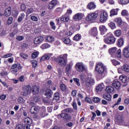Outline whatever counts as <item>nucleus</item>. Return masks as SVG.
<instances>
[{
  "label": "nucleus",
  "instance_id": "2",
  "mask_svg": "<svg viewBox=\"0 0 129 129\" xmlns=\"http://www.w3.org/2000/svg\"><path fill=\"white\" fill-rule=\"evenodd\" d=\"M32 92V87L30 85H26L23 87L22 91L21 93V95L23 96H28Z\"/></svg>",
  "mask_w": 129,
  "mask_h": 129
},
{
  "label": "nucleus",
  "instance_id": "48",
  "mask_svg": "<svg viewBox=\"0 0 129 129\" xmlns=\"http://www.w3.org/2000/svg\"><path fill=\"white\" fill-rule=\"evenodd\" d=\"M62 12H63V8H62L58 7L55 10V14H59V13H62Z\"/></svg>",
  "mask_w": 129,
  "mask_h": 129
},
{
  "label": "nucleus",
  "instance_id": "42",
  "mask_svg": "<svg viewBox=\"0 0 129 129\" xmlns=\"http://www.w3.org/2000/svg\"><path fill=\"white\" fill-rule=\"evenodd\" d=\"M119 80L121 81L123 83H126V77L125 76H123L122 75L120 76L119 77Z\"/></svg>",
  "mask_w": 129,
  "mask_h": 129
},
{
  "label": "nucleus",
  "instance_id": "56",
  "mask_svg": "<svg viewBox=\"0 0 129 129\" xmlns=\"http://www.w3.org/2000/svg\"><path fill=\"white\" fill-rule=\"evenodd\" d=\"M128 0H120L119 4L120 5H127V4H128Z\"/></svg>",
  "mask_w": 129,
  "mask_h": 129
},
{
  "label": "nucleus",
  "instance_id": "18",
  "mask_svg": "<svg viewBox=\"0 0 129 129\" xmlns=\"http://www.w3.org/2000/svg\"><path fill=\"white\" fill-rule=\"evenodd\" d=\"M73 19L75 21H78L79 20H82L83 19V14L78 13L73 16Z\"/></svg>",
  "mask_w": 129,
  "mask_h": 129
},
{
  "label": "nucleus",
  "instance_id": "31",
  "mask_svg": "<svg viewBox=\"0 0 129 129\" xmlns=\"http://www.w3.org/2000/svg\"><path fill=\"white\" fill-rule=\"evenodd\" d=\"M116 50H117L116 47L111 48L109 49V53L110 54V55H111V56H113V54H115Z\"/></svg>",
  "mask_w": 129,
  "mask_h": 129
},
{
  "label": "nucleus",
  "instance_id": "44",
  "mask_svg": "<svg viewBox=\"0 0 129 129\" xmlns=\"http://www.w3.org/2000/svg\"><path fill=\"white\" fill-rule=\"evenodd\" d=\"M121 15L123 17H127V16H128V12L125 10H122Z\"/></svg>",
  "mask_w": 129,
  "mask_h": 129
},
{
  "label": "nucleus",
  "instance_id": "58",
  "mask_svg": "<svg viewBox=\"0 0 129 129\" xmlns=\"http://www.w3.org/2000/svg\"><path fill=\"white\" fill-rule=\"evenodd\" d=\"M50 25L51 26V29H52V30L56 29V26H55V23H54V22L51 21L50 22Z\"/></svg>",
  "mask_w": 129,
  "mask_h": 129
},
{
  "label": "nucleus",
  "instance_id": "60",
  "mask_svg": "<svg viewBox=\"0 0 129 129\" xmlns=\"http://www.w3.org/2000/svg\"><path fill=\"white\" fill-rule=\"evenodd\" d=\"M21 57L23 58V59H27V58H28V57H29V56L28 55V54L22 53L20 54Z\"/></svg>",
  "mask_w": 129,
  "mask_h": 129
},
{
  "label": "nucleus",
  "instance_id": "61",
  "mask_svg": "<svg viewBox=\"0 0 129 129\" xmlns=\"http://www.w3.org/2000/svg\"><path fill=\"white\" fill-rule=\"evenodd\" d=\"M66 125L68 126V127H72L74 125L73 122H67L66 123Z\"/></svg>",
  "mask_w": 129,
  "mask_h": 129
},
{
  "label": "nucleus",
  "instance_id": "49",
  "mask_svg": "<svg viewBox=\"0 0 129 129\" xmlns=\"http://www.w3.org/2000/svg\"><path fill=\"white\" fill-rule=\"evenodd\" d=\"M62 41L64 42V44H70L71 43V41H70V39H69V38H64L62 39Z\"/></svg>",
  "mask_w": 129,
  "mask_h": 129
},
{
  "label": "nucleus",
  "instance_id": "35",
  "mask_svg": "<svg viewBox=\"0 0 129 129\" xmlns=\"http://www.w3.org/2000/svg\"><path fill=\"white\" fill-rule=\"evenodd\" d=\"M114 21L115 23H116L117 26H120L122 23V20L120 17L115 18Z\"/></svg>",
  "mask_w": 129,
  "mask_h": 129
},
{
  "label": "nucleus",
  "instance_id": "7",
  "mask_svg": "<svg viewBox=\"0 0 129 129\" xmlns=\"http://www.w3.org/2000/svg\"><path fill=\"white\" fill-rule=\"evenodd\" d=\"M76 69L78 72H83V71H87L85 66L82 62L77 63L76 64Z\"/></svg>",
  "mask_w": 129,
  "mask_h": 129
},
{
  "label": "nucleus",
  "instance_id": "59",
  "mask_svg": "<svg viewBox=\"0 0 129 129\" xmlns=\"http://www.w3.org/2000/svg\"><path fill=\"white\" fill-rule=\"evenodd\" d=\"M123 123H125V125H123L124 126H128L129 127V119L126 120L125 119V120H124V122H123Z\"/></svg>",
  "mask_w": 129,
  "mask_h": 129
},
{
  "label": "nucleus",
  "instance_id": "41",
  "mask_svg": "<svg viewBox=\"0 0 129 129\" xmlns=\"http://www.w3.org/2000/svg\"><path fill=\"white\" fill-rule=\"evenodd\" d=\"M108 26L110 28H111L112 30H113V29H115L116 28V26H115V23L112 22L109 23Z\"/></svg>",
  "mask_w": 129,
  "mask_h": 129
},
{
  "label": "nucleus",
  "instance_id": "17",
  "mask_svg": "<svg viewBox=\"0 0 129 129\" xmlns=\"http://www.w3.org/2000/svg\"><path fill=\"white\" fill-rule=\"evenodd\" d=\"M112 86H114L116 89H120V82L117 80H115L112 83Z\"/></svg>",
  "mask_w": 129,
  "mask_h": 129
},
{
  "label": "nucleus",
  "instance_id": "53",
  "mask_svg": "<svg viewBox=\"0 0 129 129\" xmlns=\"http://www.w3.org/2000/svg\"><path fill=\"white\" fill-rule=\"evenodd\" d=\"M38 55H39L38 52H34L32 54V58H33V59H35V58L38 57Z\"/></svg>",
  "mask_w": 129,
  "mask_h": 129
},
{
  "label": "nucleus",
  "instance_id": "63",
  "mask_svg": "<svg viewBox=\"0 0 129 129\" xmlns=\"http://www.w3.org/2000/svg\"><path fill=\"white\" fill-rule=\"evenodd\" d=\"M93 101L96 103L100 102V99L98 97H95L93 98Z\"/></svg>",
  "mask_w": 129,
  "mask_h": 129
},
{
  "label": "nucleus",
  "instance_id": "1",
  "mask_svg": "<svg viewBox=\"0 0 129 129\" xmlns=\"http://www.w3.org/2000/svg\"><path fill=\"white\" fill-rule=\"evenodd\" d=\"M95 70L99 75H103L106 71V67L102 62H98L95 66Z\"/></svg>",
  "mask_w": 129,
  "mask_h": 129
},
{
  "label": "nucleus",
  "instance_id": "26",
  "mask_svg": "<svg viewBox=\"0 0 129 129\" xmlns=\"http://www.w3.org/2000/svg\"><path fill=\"white\" fill-rule=\"evenodd\" d=\"M104 88V85L103 84H100L98 86L96 87V92H100V91H102V89Z\"/></svg>",
  "mask_w": 129,
  "mask_h": 129
},
{
  "label": "nucleus",
  "instance_id": "38",
  "mask_svg": "<svg viewBox=\"0 0 129 129\" xmlns=\"http://www.w3.org/2000/svg\"><path fill=\"white\" fill-rule=\"evenodd\" d=\"M24 122L28 124H31V123H32V119L29 118V117H27L24 118Z\"/></svg>",
  "mask_w": 129,
  "mask_h": 129
},
{
  "label": "nucleus",
  "instance_id": "24",
  "mask_svg": "<svg viewBox=\"0 0 129 129\" xmlns=\"http://www.w3.org/2000/svg\"><path fill=\"white\" fill-rule=\"evenodd\" d=\"M12 14V9L11 8H8L4 12V15L5 17H10Z\"/></svg>",
  "mask_w": 129,
  "mask_h": 129
},
{
  "label": "nucleus",
  "instance_id": "55",
  "mask_svg": "<svg viewBox=\"0 0 129 129\" xmlns=\"http://www.w3.org/2000/svg\"><path fill=\"white\" fill-rule=\"evenodd\" d=\"M12 56H13V54L11 53H7L5 55H4V56H1L2 58H9V57H12Z\"/></svg>",
  "mask_w": 129,
  "mask_h": 129
},
{
  "label": "nucleus",
  "instance_id": "36",
  "mask_svg": "<svg viewBox=\"0 0 129 129\" xmlns=\"http://www.w3.org/2000/svg\"><path fill=\"white\" fill-rule=\"evenodd\" d=\"M122 71H125L129 73V66L127 64H124L121 68Z\"/></svg>",
  "mask_w": 129,
  "mask_h": 129
},
{
  "label": "nucleus",
  "instance_id": "20",
  "mask_svg": "<svg viewBox=\"0 0 129 129\" xmlns=\"http://www.w3.org/2000/svg\"><path fill=\"white\" fill-rule=\"evenodd\" d=\"M44 95L46 96L47 98H51L53 95V92H52L51 90L48 89L45 91Z\"/></svg>",
  "mask_w": 129,
  "mask_h": 129
},
{
  "label": "nucleus",
  "instance_id": "30",
  "mask_svg": "<svg viewBox=\"0 0 129 129\" xmlns=\"http://www.w3.org/2000/svg\"><path fill=\"white\" fill-rule=\"evenodd\" d=\"M74 112L73 109H72V108H68L62 110L61 111V112H63L64 113H72V112Z\"/></svg>",
  "mask_w": 129,
  "mask_h": 129
},
{
  "label": "nucleus",
  "instance_id": "64",
  "mask_svg": "<svg viewBox=\"0 0 129 129\" xmlns=\"http://www.w3.org/2000/svg\"><path fill=\"white\" fill-rule=\"evenodd\" d=\"M73 80L75 82H76L78 86H80V83H79V79L77 78H74Z\"/></svg>",
  "mask_w": 129,
  "mask_h": 129
},
{
  "label": "nucleus",
  "instance_id": "33",
  "mask_svg": "<svg viewBox=\"0 0 129 129\" xmlns=\"http://www.w3.org/2000/svg\"><path fill=\"white\" fill-rule=\"evenodd\" d=\"M103 97L105 99H106V100H108V101H110L111 100V97L110 96V94L109 93H107L104 94Z\"/></svg>",
  "mask_w": 129,
  "mask_h": 129
},
{
  "label": "nucleus",
  "instance_id": "10",
  "mask_svg": "<svg viewBox=\"0 0 129 129\" xmlns=\"http://www.w3.org/2000/svg\"><path fill=\"white\" fill-rule=\"evenodd\" d=\"M44 42V36H39L34 39V43L35 45H40Z\"/></svg>",
  "mask_w": 129,
  "mask_h": 129
},
{
  "label": "nucleus",
  "instance_id": "4",
  "mask_svg": "<svg viewBox=\"0 0 129 129\" xmlns=\"http://www.w3.org/2000/svg\"><path fill=\"white\" fill-rule=\"evenodd\" d=\"M99 13V11H97L94 12L89 13L86 18V21H94V20H95V19L98 17Z\"/></svg>",
  "mask_w": 129,
  "mask_h": 129
},
{
  "label": "nucleus",
  "instance_id": "9",
  "mask_svg": "<svg viewBox=\"0 0 129 129\" xmlns=\"http://www.w3.org/2000/svg\"><path fill=\"white\" fill-rule=\"evenodd\" d=\"M39 110H40V107H32L30 109V112L31 114H33V116L35 118H37L38 117V112H39Z\"/></svg>",
  "mask_w": 129,
  "mask_h": 129
},
{
  "label": "nucleus",
  "instance_id": "57",
  "mask_svg": "<svg viewBox=\"0 0 129 129\" xmlns=\"http://www.w3.org/2000/svg\"><path fill=\"white\" fill-rule=\"evenodd\" d=\"M18 103H19V104L24 103V102H25V100H24V99L23 98V97H20L18 99Z\"/></svg>",
  "mask_w": 129,
  "mask_h": 129
},
{
  "label": "nucleus",
  "instance_id": "12",
  "mask_svg": "<svg viewBox=\"0 0 129 129\" xmlns=\"http://www.w3.org/2000/svg\"><path fill=\"white\" fill-rule=\"evenodd\" d=\"M57 5H58L57 0H52L48 5V10H53Z\"/></svg>",
  "mask_w": 129,
  "mask_h": 129
},
{
  "label": "nucleus",
  "instance_id": "15",
  "mask_svg": "<svg viewBox=\"0 0 129 129\" xmlns=\"http://www.w3.org/2000/svg\"><path fill=\"white\" fill-rule=\"evenodd\" d=\"M73 66V62L71 61L69 62L68 64L66 66V73L67 74H68L70 71H71V69H72V67Z\"/></svg>",
  "mask_w": 129,
  "mask_h": 129
},
{
  "label": "nucleus",
  "instance_id": "54",
  "mask_svg": "<svg viewBox=\"0 0 129 129\" xmlns=\"http://www.w3.org/2000/svg\"><path fill=\"white\" fill-rule=\"evenodd\" d=\"M120 101H121V98H119L117 101V102L113 105L112 107L113 108L115 106H116V105H119L120 104Z\"/></svg>",
  "mask_w": 129,
  "mask_h": 129
},
{
  "label": "nucleus",
  "instance_id": "45",
  "mask_svg": "<svg viewBox=\"0 0 129 129\" xmlns=\"http://www.w3.org/2000/svg\"><path fill=\"white\" fill-rule=\"evenodd\" d=\"M24 18H25V14L24 13H21V16H20L18 17V22H19V23L20 22H22V21H23V19H24Z\"/></svg>",
  "mask_w": 129,
  "mask_h": 129
},
{
  "label": "nucleus",
  "instance_id": "3",
  "mask_svg": "<svg viewBox=\"0 0 129 129\" xmlns=\"http://www.w3.org/2000/svg\"><path fill=\"white\" fill-rule=\"evenodd\" d=\"M67 54L60 55L57 58V62L59 65L60 66H65L67 64Z\"/></svg>",
  "mask_w": 129,
  "mask_h": 129
},
{
  "label": "nucleus",
  "instance_id": "51",
  "mask_svg": "<svg viewBox=\"0 0 129 129\" xmlns=\"http://www.w3.org/2000/svg\"><path fill=\"white\" fill-rule=\"evenodd\" d=\"M72 106L74 109H75V110H77V103H76V101L75 100H74Z\"/></svg>",
  "mask_w": 129,
  "mask_h": 129
},
{
  "label": "nucleus",
  "instance_id": "37",
  "mask_svg": "<svg viewBox=\"0 0 129 129\" xmlns=\"http://www.w3.org/2000/svg\"><path fill=\"white\" fill-rule=\"evenodd\" d=\"M60 98L59 96V93H55L54 95V97L53 99V101H58Z\"/></svg>",
  "mask_w": 129,
  "mask_h": 129
},
{
  "label": "nucleus",
  "instance_id": "52",
  "mask_svg": "<svg viewBox=\"0 0 129 129\" xmlns=\"http://www.w3.org/2000/svg\"><path fill=\"white\" fill-rule=\"evenodd\" d=\"M115 54L118 58H120V57H121V50L118 49Z\"/></svg>",
  "mask_w": 129,
  "mask_h": 129
},
{
  "label": "nucleus",
  "instance_id": "8",
  "mask_svg": "<svg viewBox=\"0 0 129 129\" xmlns=\"http://www.w3.org/2000/svg\"><path fill=\"white\" fill-rule=\"evenodd\" d=\"M92 75H88V77L85 79V83L86 86H88L90 87V86H92L94 84V80L91 77Z\"/></svg>",
  "mask_w": 129,
  "mask_h": 129
},
{
  "label": "nucleus",
  "instance_id": "14",
  "mask_svg": "<svg viewBox=\"0 0 129 129\" xmlns=\"http://www.w3.org/2000/svg\"><path fill=\"white\" fill-rule=\"evenodd\" d=\"M122 53L125 58H129V47H125L122 50Z\"/></svg>",
  "mask_w": 129,
  "mask_h": 129
},
{
  "label": "nucleus",
  "instance_id": "34",
  "mask_svg": "<svg viewBox=\"0 0 129 129\" xmlns=\"http://www.w3.org/2000/svg\"><path fill=\"white\" fill-rule=\"evenodd\" d=\"M51 47V45L48 43H43L41 46V49L43 50H45V49H48Z\"/></svg>",
  "mask_w": 129,
  "mask_h": 129
},
{
  "label": "nucleus",
  "instance_id": "32",
  "mask_svg": "<svg viewBox=\"0 0 129 129\" xmlns=\"http://www.w3.org/2000/svg\"><path fill=\"white\" fill-rule=\"evenodd\" d=\"M106 90L107 93H112V92H114V88L111 86H109L106 88Z\"/></svg>",
  "mask_w": 129,
  "mask_h": 129
},
{
  "label": "nucleus",
  "instance_id": "5",
  "mask_svg": "<svg viewBox=\"0 0 129 129\" xmlns=\"http://www.w3.org/2000/svg\"><path fill=\"white\" fill-rule=\"evenodd\" d=\"M108 19V14L105 11H101L99 21L101 23H105Z\"/></svg>",
  "mask_w": 129,
  "mask_h": 129
},
{
  "label": "nucleus",
  "instance_id": "23",
  "mask_svg": "<svg viewBox=\"0 0 129 129\" xmlns=\"http://www.w3.org/2000/svg\"><path fill=\"white\" fill-rule=\"evenodd\" d=\"M54 36L52 35H47L46 37H45V40L46 42H48V43H52L54 40Z\"/></svg>",
  "mask_w": 129,
  "mask_h": 129
},
{
  "label": "nucleus",
  "instance_id": "29",
  "mask_svg": "<svg viewBox=\"0 0 129 129\" xmlns=\"http://www.w3.org/2000/svg\"><path fill=\"white\" fill-rule=\"evenodd\" d=\"M87 8L89 9V10H94V9L96 8V5L94 4V3L91 2L87 6Z\"/></svg>",
  "mask_w": 129,
  "mask_h": 129
},
{
  "label": "nucleus",
  "instance_id": "6",
  "mask_svg": "<svg viewBox=\"0 0 129 129\" xmlns=\"http://www.w3.org/2000/svg\"><path fill=\"white\" fill-rule=\"evenodd\" d=\"M116 40V38L114 37V36H113L111 34H109V36H108L107 38H106L104 41L105 43L106 44H114L115 43V41Z\"/></svg>",
  "mask_w": 129,
  "mask_h": 129
},
{
  "label": "nucleus",
  "instance_id": "25",
  "mask_svg": "<svg viewBox=\"0 0 129 129\" xmlns=\"http://www.w3.org/2000/svg\"><path fill=\"white\" fill-rule=\"evenodd\" d=\"M53 54L52 53H45L44 55L41 57V60H49L50 59V57Z\"/></svg>",
  "mask_w": 129,
  "mask_h": 129
},
{
  "label": "nucleus",
  "instance_id": "11",
  "mask_svg": "<svg viewBox=\"0 0 129 129\" xmlns=\"http://www.w3.org/2000/svg\"><path fill=\"white\" fill-rule=\"evenodd\" d=\"M125 119L121 115H119L116 118V122L119 125H125V123H123Z\"/></svg>",
  "mask_w": 129,
  "mask_h": 129
},
{
  "label": "nucleus",
  "instance_id": "16",
  "mask_svg": "<svg viewBox=\"0 0 129 129\" xmlns=\"http://www.w3.org/2000/svg\"><path fill=\"white\" fill-rule=\"evenodd\" d=\"M31 91L33 94L36 95V94H38L39 93L40 91V88L37 86H33L31 88Z\"/></svg>",
  "mask_w": 129,
  "mask_h": 129
},
{
  "label": "nucleus",
  "instance_id": "47",
  "mask_svg": "<svg viewBox=\"0 0 129 129\" xmlns=\"http://www.w3.org/2000/svg\"><path fill=\"white\" fill-rule=\"evenodd\" d=\"M81 39V35L80 34H77L74 37V40L75 41H79Z\"/></svg>",
  "mask_w": 129,
  "mask_h": 129
},
{
  "label": "nucleus",
  "instance_id": "40",
  "mask_svg": "<svg viewBox=\"0 0 129 129\" xmlns=\"http://www.w3.org/2000/svg\"><path fill=\"white\" fill-rule=\"evenodd\" d=\"M60 89L61 91H63V92H66V90H67V87H66V85L64 84H61L60 86Z\"/></svg>",
  "mask_w": 129,
  "mask_h": 129
},
{
  "label": "nucleus",
  "instance_id": "19",
  "mask_svg": "<svg viewBox=\"0 0 129 129\" xmlns=\"http://www.w3.org/2000/svg\"><path fill=\"white\" fill-rule=\"evenodd\" d=\"M97 28L96 27H93L89 31V34L94 37L97 36Z\"/></svg>",
  "mask_w": 129,
  "mask_h": 129
},
{
  "label": "nucleus",
  "instance_id": "28",
  "mask_svg": "<svg viewBox=\"0 0 129 129\" xmlns=\"http://www.w3.org/2000/svg\"><path fill=\"white\" fill-rule=\"evenodd\" d=\"M117 12H118V9H112L110 12V17H112V16H116L117 15Z\"/></svg>",
  "mask_w": 129,
  "mask_h": 129
},
{
  "label": "nucleus",
  "instance_id": "21",
  "mask_svg": "<svg viewBox=\"0 0 129 129\" xmlns=\"http://www.w3.org/2000/svg\"><path fill=\"white\" fill-rule=\"evenodd\" d=\"M99 30L101 32V35H104V34L107 32V29L104 25H101L99 27Z\"/></svg>",
  "mask_w": 129,
  "mask_h": 129
},
{
  "label": "nucleus",
  "instance_id": "46",
  "mask_svg": "<svg viewBox=\"0 0 129 129\" xmlns=\"http://www.w3.org/2000/svg\"><path fill=\"white\" fill-rule=\"evenodd\" d=\"M32 13H34V9L33 8H29L26 12V15L29 16V15L32 14Z\"/></svg>",
  "mask_w": 129,
  "mask_h": 129
},
{
  "label": "nucleus",
  "instance_id": "62",
  "mask_svg": "<svg viewBox=\"0 0 129 129\" xmlns=\"http://www.w3.org/2000/svg\"><path fill=\"white\" fill-rule=\"evenodd\" d=\"M33 100L34 102H38V101H40V97L38 96H35L34 97Z\"/></svg>",
  "mask_w": 129,
  "mask_h": 129
},
{
  "label": "nucleus",
  "instance_id": "27",
  "mask_svg": "<svg viewBox=\"0 0 129 129\" xmlns=\"http://www.w3.org/2000/svg\"><path fill=\"white\" fill-rule=\"evenodd\" d=\"M124 43V42L123 41V39L122 38H119L117 41V45L119 47H122Z\"/></svg>",
  "mask_w": 129,
  "mask_h": 129
},
{
  "label": "nucleus",
  "instance_id": "13",
  "mask_svg": "<svg viewBox=\"0 0 129 129\" xmlns=\"http://www.w3.org/2000/svg\"><path fill=\"white\" fill-rule=\"evenodd\" d=\"M58 115H59L61 118H63V119L66 120H69L72 118L70 114L64 112H61Z\"/></svg>",
  "mask_w": 129,
  "mask_h": 129
},
{
  "label": "nucleus",
  "instance_id": "50",
  "mask_svg": "<svg viewBox=\"0 0 129 129\" xmlns=\"http://www.w3.org/2000/svg\"><path fill=\"white\" fill-rule=\"evenodd\" d=\"M31 63L33 65V68H36V67H37V66L38 65V62L37 61V60L34 59L31 60Z\"/></svg>",
  "mask_w": 129,
  "mask_h": 129
},
{
  "label": "nucleus",
  "instance_id": "43",
  "mask_svg": "<svg viewBox=\"0 0 129 129\" xmlns=\"http://www.w3.org/2000/svg\"><path fill=\"white\" fill-rule=\"evenodd\" d=\"M86 76H85V75L84 74H82L80 76V79L81 80V81H82V82H85V79H86Z\"/></svg>",
  "mask_w": 129,
  "mask_h": 129
},
{
  "label": "nucleus",
  "instance_id": "22",
  "mask_svg": "<svg viewBox=\"0 0 129 129\" xmlns=\"http://www.w3.org/2000/svg\"><path fill=\"white\" fill-rule=\"evenodd\" d=\"M70 19V17H69L67 13H66L64 15H63L62 16H61L60 19L61 21H62V22H68V21H69Z\"/></svg>",
  "mask_w": 129,
  "mask_h": 129
},
{
  "label": "nucleus",
  "instance_id": "39",
  "mask_svg": "<svg viewBox=\"0 0 129 129\" xmlns=\"http://www.w3.org/2000/svg\"><path fill=\"white\" fill-rule=\"evenodd\" d=\"M121 31L120 30H117L114 31V35L116 37H120L121 36Z\"/></svg>",
  "mask_w": 129,
  "mask_h": 129
}]
</instances>
